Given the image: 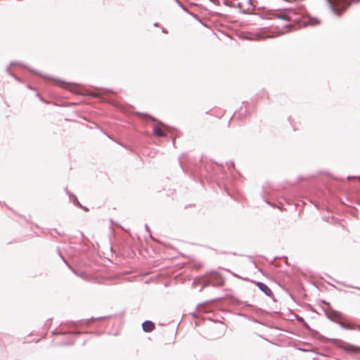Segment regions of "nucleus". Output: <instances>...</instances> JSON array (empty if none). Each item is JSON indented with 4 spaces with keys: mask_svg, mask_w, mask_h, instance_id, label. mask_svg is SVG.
<instances>
[{
    "mask_svg": "<svg viewBox=\"0 0 360 360\" xmlns=\"http://www.w3.org/2000/svg\"><path fill=\"white\" fill-rule=\"evenodd\" d=\"M358 0H330L333 6V11L340 14L342 11H345L353 1Z\"/></svg>",
    "mask_w": 360,
    "mask_h": 360,
    "instance_id": "obj_1",
    "label": "nucleus"
},
{
    "mask_svg": "<svg viewBox=\"0 0 360 360\" xmlns=\"http://www.w3.org/2000/svg\"><path fill=\"white\" fill-rule=\"evenodd\" d=\"M343 349L345 351L351 352V353H360V347H356L352 345L347 344L343 346Z\"/></svg>",
    "mask_w": 360,
    "mask_h": 360,
    "instance_id": "obj_2",
    "label": "nucleus"
},
{
    "mask_svg": "<svg viewBox=\"0 0 360 360\" xmlns=\"http://www.w3.org/2000/svg\"><path fill=\"white\" fill-rule=\"evenodd\" d=\"M154 134L159 137H162L165 136V133L164 131V127L161 124H156L154 127L153 129Z\"/></svg>",
    "mask_w": 360,
    "mask_h": 360,
    "instance_id": "obj_3",
    "label": "nucleus"
},
{
    "mask_svg": "<svg viewBox=\"0 0 360 360\" xmlns=\"http://www.w3.org/2000/svg\"><path fill=\"white\" fill-rule=\"evenodd\" d=\"M142 327H143V330L145 331V332H151L152 330H153L155 329V324L150 321H146L145 322H143V323L142 324Z\"/></svg>",
    "mask_w": 360,
    "mask_h": 360,
    "instance_id": "obj_4",
    "label": "nucleus"
},
{
    "mask_svg": "<svg viewBox=\"0 0 360 360\" xmlns=\"http://www.w3.org/2000/svg\"><path fill=\"white\" fill-rule=\"evenodd\" d=\"M257 285L259 287V288L261 290H262L266 295H270L272 293L271 290L265 284L259 282V283H257Z\"/></svg>",
    "mask_w": 360,
    "mask_h": 360,
    "instance_id": "obj_5",
    "label": "nucleus"
},
{
    "mask_svg": "<svg viewBox=\"0 0 360 360\" xmlns=\"http://www.w3.org/2000/svg\"><path fill=\"white\" fill-rule=\"evenodd\" d=\"M70 90L74 94H83V89H82L81 86H79L78 85H73L72 86L70 87Z\"/></svg>",
    "mask_w": 360,
    "mask_h": 360,
    "instance_id": "obj_6",
    "label": "nucleus"
},
{
    "mask_svg": "<svg viewBox=\"0 0 360 360\" xmlns=\"http://www.w3.org/2000/svg\"><path fill=\"white\" fill-rule=\"evenodd\" d=\"M341 326L343 328H345L346 329H348V330H353V329H354V328L351 324H349V323H341Z\"/></svg>",
    "mask_w": 360,
    "mask_h": 360,
    "instance_id": "obj_7",
    "label": "nucleus"
},
{
    "mask_svg": "<svg viewBox=\"0 0 360 360\" xmlns=\"http://www.w3.org/2000/svg\"><path fill=\"white\" fill-rule=\"evenodd\" d=\"M292 27L291 25H287L285 26L284 28L286 30L285 31H281V32H278V35H282L285 33H287L290 31V28Z\"/></svg>",
    "mask_w": 360,
    "mask_h": 360,
    "instance_id": "obj_8",
    "label": "nucleus"
},
{
    "mask_svg": "<svg viewBox=\"0 0 360 360\" xmlns=\"http://www.w3.org/2000/svg\"><path fill=\"white\" fill-rule=\"evenodd\" d=\"M277 18H281V19H284V20H289V18L288 17V15H285V14H278L276 15Z\"/></svg>",
    "mask_w": 360,
    "mask_h": 360,
    "instance_id": "obj_9",
    "label": "nucleus"
},
{
    "mask_svg": "<svg viewBox=\"0 0 360 360\" xmlns=\"http://www.w3.org/2000/svg\"><path fill=\"white\" fill-rule=\"evenodd\" d=\"M93 96H95V97H97L98 94H93Z\"/></svg>",
    "mask_w": 360,
    "mask_h": 360,
    "instance_id": "obj_10",
    "label": "nucleus"
},
{
    "mask_svg": "<svg viewBox=\"0 0 360 360\" xmlns=\"http://www.w3.org/2000/svg\"><path fill=\"white\" fill-rule=\"evenodd\" d=\"M84 210L88 211L89 210L87 208H84Z\"/></svg>",
    "mask_w": 360,
    "mask_h": 360,
    "instance_id": "obj_11",
    "label": "nucleus"
}]
</instances>
